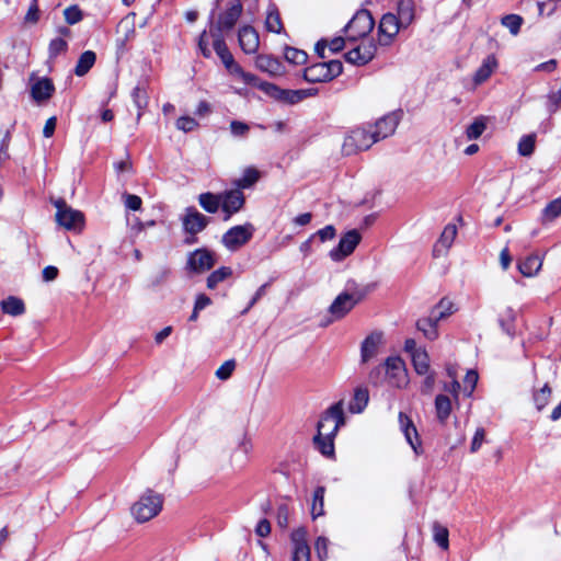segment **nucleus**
<instances>
[{
  "instance_id": "1",
  "label": "nucleus",
  "mask_w": 561,
  "mask_h": 561,
  "mask_svg": "<svg viewBox=\"0 0 561 561\" xmlns=\"http://www.w3.org/2000/svg\"><path fill=\"white\" fill-rule=\"evenodd\" d=\"M344 424L342 403H335L322 416L318 423V434L314 437L317 449L327 457L334 455V437L339 428Z\"/></svg>"
},
{
  "instance_id": "2",
  "label": "nucleus",
  "mask_w": 561,
  "mask_h": 561,
  "mask_svg": "<svg viewBox=\"0 0 561 561\" xmlns=\"http://www.w3.org/2000/svg\"><path fill=\"white\" fill-rule=\"evenodd\" d=\"M241 13V2L238 0L231 2L230 7L219 15L217 24H211L208 32L204 31L199 35L198 48L204 57L209 58L211 56V50L209 48V38H213V31L218 30L219 34H222L224 31H230L236 25Z\"/></svg>"
},
{
  "instance_id": "3",
  "label": "nucleus",
  "mask_w": 561,
  "mask_h": 561,
  "mask_svg": "<svg viewBox=\"0 0 561 561\" xmlns=\"http://www.w3.org/2000/svg\"><path fill=\"white\" fill-rule=\"evenodd\" d=\"M162 503L161 495L152 491H147L131 506L130 512L137 522L145 523L159 514L162 508Z\"/></svg>"
},
{
  "instance_id": "4",
  "label": "nucleus",
  "mask_w": 561,
  "mask_h": 561,
  "mask_svg": "<svg viewBox=\"0 0 561 561\" xmlns=\"http://www.w3.org/2000/svg\"><path fill=\"white\" fill-rule=\"evenodd\" d=\"M376 139L373 138L370 129L357 127L352 129L344 138L342 152L345 156H352L362 150L369 149Z\"/></svg>"
},
{
  "instance_id": "5",
  "label": "nucleus",
  "mask_w": 561,
  "mask_h": 561,
  "mask_svg": "<svg viewBox=\"0 0 561 561\" xmlns=\"http://www.w3.org/2000/svg\"><path fill=\"white\" fill-rule=\"evenodd\" d=\"M56 207V221L66 230L81 231L84 226V216L81 211L73 209L64 199L54 202Z\"/></svg>"
},
{
  "instance_id": "6",
  "label": "nucleus",
  "mask_w": 561,
  "mask_h": 561,
  "mask_svg": "<svg viewBox=\"0 0 561 561\" xmlns=\"http://www.w3.org/2000/svg\"><path fill=\"white\" fill-rule=\"evenodd\" d=\"M343 66L339 60L314 64L305 69L304 78L308 82H324L342 73Z\"/></svg>"
},
{
  "instance_id": "7",
  "label": "nucleus",
  "mask_w": 561,
  "mask_h": 561,
  "mask_svg": "<svg viewBox=\"0 0 561 561\" xmlns=\"http://www.w3.org/2000/svg\"><path fill=\"white\" fill-rule=\"evenodd\" d=\"M254 230L249 222L234 226L224 233L221 242L229 251H237L252 239Z\"/></svg>"
},
{
  "instance_id": "8",
  "label": "nucleus",
  "mask_w": 561,
  "mask_h": 561,
  "mask_svg": "<svg viewBox=\"0 0 561 561\" xmlns=\"http://www.w3.org/2000/svg\"><path fill=\"white\" fill-rule=\"evenodd\" d=\"M374 19L367 10L358 11L345 27L347 37L352 41L369 34L374 27Z\"/></svg>"
},
{
  "instance_id": "9",
  "label": "nucleus",
  "mask_w": 561,
  "mask_h": 561,
  "mask_svg": "<svg viewBox=\"0 0 561 561\" xmlns=\"http://www.w3.org/2000/svg\"><path fill=\"white\" fill-rule=\"evenodd\" d=\"M385 373L390 386L402 388L408 385V373L401 358L389 357L385 363Z\"/></svg>"
},
{
  "instance_id": "10",
  "label": "nucleus",
  "mask_w": 561,
  "mask_h": 561,
  "mask_svg": "<svg viewBox=\"0 0 561 561\" xmlns=\"http://www.w3.org/2000/svg\"><path fill=\"white\" fill-rule=\"evenodd\" d=\"M360 241V234L357 230H350L341 239L336 248L330 251V257L335 261H342L353 253Z\"/></svg>"
},
{
  "instance_id": "11",
  "label": "nucleus",
  "mask_w": 561,
  "mask_h": 561,
  "mask_svg": "<svg viewBox=\"0 0 561 561\" xmlns=\"http://www.w3.org/2000/svg\"><path fill=\"white\" fill-rule=\"evenodd\" d=\"M215 263L216 260L214 253L206 249L195 250L190 254L187 260L188 268L196 273L210 270Z\"/></svg>"
},
{
  "instance_id": "12",
  "label": "nucleus",
  "mask_w": 561,
  "mask_h": 561,
  "mask_svg": "<svg viewBox=\"0 0 561 561\" xmlns=\"http://www.w3.org/2000/svg\"><path fill=\"white\" fill-rule=\"evenodd\" d=\"M376 45L371 41L362 42L355 48L348 50L345 58L354 65H365L370 61L376 54Z\"/></svg>"
},
{
  "instance_id": "13",
  "label": "nucleus",
  "mask_w": 561,
  "mask_h": 561,
  "mask_svg": "<svg viewBox=\"0 0 561 561\" xmlns=\"http://www.w3.org/2000/svg\"><path fill=\"white\" fill-rule=\"evenodd\" d=\"M399 124V118L396 114H388L376 122L374 126H369L370 134L376 142L392 135Z\"/></svg>"
},
{
  "instance_id": "14",
  "label": "nucleus",
  "mask_w": 561,
  "mask_h": 561,
  "mask_svg": "<svg viewBox=\"0 0 561 561\" xmlns=\"http://www.w3.org/2000/svg\"><path fill=\"white\" fill-rule=\"evenodd\" d=\"M358 298L354 295L342 293L340 294L329 308L330 314L333 320H339L345 317L358 302Z\"/></svg>"
},
{
  "instance_id": "15",
  "label": "nucleus",
  "mask_w": 561,
  "mask_h": 561,
  "mask_svg": "<svg viewBox=\"0 0 561 561\" xmlns=\"http://www.w3.org/2000/svg\"><path fill=\"white\" fill-rule=\"evenodd\" d=\"M244 205V195L240 190H231L221 194V208L226 214L225 220H228L233 214L238 213Z\"/></svg>"
},
{
  "instance_id": "16",
  "label": "nucleus",
  "mask_w": 561,
  "mask_h": 561,
  "mask_svg": "<svg viewBox=\"0 0 561 561\" xmlns=\"http://www.w3.org/2000/svg\"><path fill=\"white\" fill-rule=\"evenodd\" d=\"M210 39L214 50L222 61L228 72L230 73L233 70V68L237 67L239 64L234 61L232 54L229 51L225 43L224 35L219 34V31L216 30L213 31V38Z\"/></svg>"
},
{
  "instance_id": "17",
  "label": "nucleus",
  "mask_w": 561,
  "mask_h": 561,
  "mask_svg": "<svg viewBox=\"0 0 561 561\" xmlns=\"http://www.w3.org/2000/svg\"><path fill=\"white\" fill-rule=\"evenodd\" d=\"M135 14L124 16L116 27V44L119 49H124L126 44L135 37Z\"/></svg>"
},
{
  "instance_id": "18",
  "label": "nucleus",
  "mask_w": 561,
  "mask_h": 561,
  "mask_svg": "<svg viewBox=\"0 0 561 561\" xmlns=\"http://www.w3.org/2000/svg\"><path fill=\"white\" fill-rule=\"evenodd\" d=\"M182 222L186 232L196 234L206 228L208 218L195 208L191 207L186 209Z\"/></svg>"
},
{
  "instance_id": "19",
  "label": "nucleus",
  "mask_w": 561,
  "mask_h": 561,
  "mask_svg": "<svg viewBox=\"0 0 561 561\" xmlns=\"http://www.w3.org/2000/svg\"><path fill=\"white\" fill-rule=\"evenodd\" d=\"M238 39L241 49L245 54H254L257 51L260 46V38L254 27L250 25L242 26L238 33Z\"/></svg>"
},
{
  "instance_id": "20",
  "label": "nucleus",
  "mask_w": 561,
  "mask_h": 561,
  "mask_svg": "<svg viewBox=\"0 0 561 561\" xmlns=\"http://www.w3.org/2000/svg\"><path fill=\"white\" fill-rule=\"evenodd\" d=\"M382 344V334L374 332L369 334L362 343L360 346V362L363 364L368 363L370 359L377 356L379 347Z\"/></svg>"
},
{
  "instance_id": "21",
  "label": "nucleus",
  "mask_w": 561,
  "mask_h": 561,
  "mask_svg": "<svg viewBox=\"0 0 561 561\" xmlns=\"http://www.w3.org/2000/svg\"><path fill=\"white\" fill-rule=\"evenodd\" d=\"M291 539L294 542L293 561H309L310 548L306 541V531L300 528L293 533Z\"/></svg>"
},
{
  "instance_id": "22",
  "label": "nucleus",
  "mask_w": 561,
  "mask_h": 561,
  "mask_svg": "<svg viewBox=\"0 0 561 561\" xmlns=\"http://www.w3.org/2000/svg\"><path fill=\"white\" fill-rule=\"evenodd\" d=\"M400 27H403L397 15L392 13L385 14L379 23V33L385 37V45H388L392 38L398 34Z\"/></svg>"
},
{
  "instance_id": "23",
  "label": "nucleus",
  "mask_w": 561,
  "mask_h": 561,
  "mask_svg": "<svg viewBox=\"0 0 561 561\" xmlns=\"http://www.w3.org/2000/svg\"><path fill=\"white\" fill-rule=\"evenodd\" d=\"M399 423L401 431L403 432L407 442L411 445L413 450L419 454V448L421 447V442L419 439L417 431L412 422V420L405 415L404 413H399Z\"/></svg>"
},
{
  "instance_id": "24",
  "label": "nucleus",
  "mask_w": 561,
  "mask_h": 561,
  "mask_svg": "<svg viewBox=\"0 0 561 561\" xmlns=\"http://www.w3.org/2000/svg\"><path fill=\"white\" fill-rule=\"evenodd\" d=\"M54 91V83L48 78L37 79L31 87V95L38 103L50 99Z\"/></svg>"
},
{
  "instance_id": "25",
  "label": "nucleus",
  "mask_w": 561,
  "mask_h": 561,
  "mask_svg": "<svg viewBox=\"0 0 561 561\" xmlns=\"http://www.w3.org/2000/svg\"><path fill=\"white\" fill-rule=\"evenodd\" d=\"M457 236V228L455 225H447L437 243L434 245L433 253L435 256H442L447 253Z\"/></svg>"
},
{
  "instance_id": "26",
  "label": "nucleus",
  "mask_w": 561,
  "mask_h": 561,
  "mask_svg": "<svg viewBox=\"0 0 561 561\" xmlns=\"http://www.w3.org/2000/svg\"><path fill=\"white\" fill-rule=\"evenodd\" d=\"M497 67V60L493 55L488 56L474 72L473 82L479 85L485 82Z\"/></svg>"
},
{
  "instance_id": "27",
  "label": "nucleus",
  "mask_w": 561,
  "mask_h": 561,
  "mask_svg": "<svg viewBox=\"0 0 561 561\" xmlns=\"http://www.w3.org/2000/svg\"><path fill=\"white\" fill-rule=\"evenodd\" d=\"M438 322L439 320H436L435 311H432L428 318L420 319L416 325L417 329L423 332L426 339L434 341L438 337Z\"/></svg>"
},
{
  "instance_id": "28",
  "label": "nucleus",
  "mask_w": 561,
  "mask_h": 561,
  "mask_svg": "<svg viewBox=\"0 0 561 561\" xmlns=\"http://www.w3.org/2000/svg\"><path fill=\"white\" fill-rule=\"evenodd\" d=\"M96 60V55L92 50H85L82 53L77 61L75 67V73L78 77H82L87 75L90 69L94 66Z\"/></svg>"
},
{
  "instance_id": "29",
  "label": "nucleus",
  "mask_w": 561,
  "mask_h": 561,
  "mask_svg": "<svg viewBox=\"0 0 561 561\" xmlns=\"http://www.w3.org/2000/svg\"><path fill=\"white\" fill-rule=\"evenodd\" d=\"M255 65L260 70L268 72L272 76H277L282 73L280 62L271 56H259L256 58Z\"/></svg>"
},
{
  "instance_id": "30",
  "label": "nucleus",
  "mask_w": 561,
  "mask_h": 561,
  "mask_svg": "<svg viewBox=\"0 0 561 561\" xmlns=\"http://www.w3.org/2000/svg\"><path fill=\"white\" fill-rule=\"evenodd\" d=\"M369 400L368 390L365 388H357L354 391L353 399L348 404L352 413H360L367 405Z\"/></svg>"
},
{
  "instance_id": "31",
  "label": "nucleus",
  "mask_w": 561,
  "mask_h": 561,
  "mask_svg": "<svg viewBox=\"0 0 561 561\" xmlns=\"http://www.w3.org/2000/svg\"><path fill=\"white\" fill-rule=\"evenodd\" d=\"M198 202L207 213L215 214L221 207V194L203 193L198 196Z\"/></svg>"
},
{
  "instance_id": "32",
  "label": "nucleus",
  "mask_w": 561,
  "mask_h": 561,
  "mask_svg": "<svg viewBox=\"0 0 561 561\" xmlns=\"http://www.w3.org/2000/svg\"><path fill=\"white\" fill-rule=\"evenodd\" d=\"M1 309L4 313L16 317L24 313L25 306L20 298L10 296L1 301Z\"/></svg>"
},
{
  "instance_id": "33",
  "label": "nucleus",
  "mask_w": 561,
  "mask_h": 561,
  "mask_svg": "<svg viewBox=\"0 0 561 561\" xmlns=\"http://www.w3.org/2000/svg\"><path fill=\"white\" fill-rule=\"evenodd\" d=\"M413 367L419 375H426L430 371V356L424 348H420L411 356Z\"/></svg>"
},
{
  "instance_id": "34",
  "label": "nucleus",
  "mask_w": 561,
  "mask_h": 561,
  "mask_svg": "<svg viewBox=\"0 0 561 561\" xmlns=\"http://www.w3.org/2000/svg\"><path fill=\"white\" fill-rule=\"evenodd\" d=\"M403 27L410 25L414 19V5L410 0H402L398 4V16Z\"/></svg>"
},
{
  "instance_id": "35",
  "label": "nucleus",
  "mask_w": 561,
  "mask_h": 561,
  "mask_svg": "<svg viewBox=\"0 0 561 561\" xmlns=\"http://www.w3.org/2000/svg\"><path fill=\"white\" fill-rule=\"evenodd\" d=\"M436 416L439 422L445 423L451 412V400L445 394L435 398Z\"/></svg>"
},
{
  "instance_id": "36",
  "label": "nucleus",
  "mask_w": 561,
  "mask_h": 561,
  "mask_svg": "<svg viewBox=\"0 0 561 561\" xmlns=\"http://www.w3.org/2000/svg\"><path fill=\"white\" fill-rule=\"evenodd\" d=\"M458 310L456 304L449 298H443L432 310L435 311L436 320H443L454 314Z\"/></svg>"
},
{
  "instance_id": "37",
  "label": "nucleus",
  "mask_w": 561,
  "mask_h": 561,
  "mask_svg": "<svg viewBox=\"0 0 561 561\" xmlns=\"http://www.w3.org/2000/svg\"><path fill=\"white\" fill-rule=\"evenodd\" d=\"M488 118L485 116L477 117L467 128L466 137L468 140L478 139L486 129Z\"/></svg>"
},
{
  "instance_id": "38",
  "label": "nucleus",
  "mask_w": 561,
  "mask_h": 561,
  "mask_svg": "<svg viewBox=\"0 0 561 561\" xmlns=\"http://www.w3.org/2000/svg\"><path fill=\"white\" fill-rule=\"evenodd\" d=\"M265 27L268 32L279 34L283 30V24L280 21L279 13L274 5H271L267 10L266 19H265Z\"/></svg>"
},
{
  "instance_id": "39",
  "label": "nucleus",
  "mask_w": 561,
  "mask_h": 561,
  "mask_svg": "<svg viewBox=\"0 0 561 561\" xmlns=\"http://www.w3.org/2000/svg\"><path fill=\"white\" fill-rule=\"evenodd\" d=\"M324 486H318L313 492L311 515L312 518H318L324 514Z\"/></svg>"
},
{
  "instance_id": "40",
  "label": "nucleus",
  "mask_w": 561,
  "mask_h": 561,
  "mask_svg": "<svg viewBox=\"0 0 561 561\" xmlns=\"http://www.w3.org/2000/svg\"><path fill=\"white\" fill-rule=\"evenodd\" d=\"M344 38L343 37H335L331 41L328 39H321L317 43L316 49L319 53V55L324 58V49L329 48L333 53H337L344 48Z\"/></svg>"
},
{
  "instance_id": "41",
  "label": "nucleus",
  "mask_w": 561,
  "mask_h": 561,
  "mask_svg": "<svg viewBox=\"0 0 561 561\" xmlns=\"http://www.w3.org/2000/svg\"><path fill=\"white\" fill-rule=\"evenodd\" d=\"M561 215V198L551 201L542 210L541 221L551 222Z\"/></svg>"
},
{
  "instance_id": "42",
  "label": "nucleus",
  "mask_w": 561,
  "mask_h": 561,
  "mask_svg": "<svg viewBox=\"0 0 561 561\" xmlns=\"http://www.w3.org/2000/svg\"><path fill=\"white\" fill-rule=\"evenodd\" d=\"M232 275V270L227 266H222L216 271H214L208 277H207V288L214 289L216 286L230 277Z\"/></svg>"
},
{
  "instance_id": "43",
  "label": "nucleus",
  "mask_w": 561,
  "mask_h": 561,
  "mask_svg": "<svg viewBox=\"0 0 561 561\" xmlns=\"http://www.w3.org/2000/svg\"><path fill=\"white\" fill-rule=\"evenodd\" d=\"M229 75L231 77H233V79L237 82H241V83H243L245 85H253V87H255L257 84V80L259 79L254 75L244 71L240 65L234 67L233 70Z\"/></svg>"
},
{
  "instance_id": "44",
  "label": "nucleus",
  "mask_w": 561,
  "mask_h": 561,
  "mask_svg": "<svg viewBox=\"0 0 561 561\" xmlns=\"http://www.w3.org/2000/svg\"><path fill=\"white\" fill-rule=\"evenodd\" d=\"M501 23L511 32L512 35H517L524 23V19L517 14H507L501 19Z\"/></svg>"
},
{
  "instance_id": "45",
  "label": "nucleus",
  "mask_w": 561,
  "mask_h": 561,
  "mask_svg": "<svg viewBox=\"0 0 561 561\" xmlns=\"http://www.w3.org/2000/svg\"><path fill=\"white\" fill-rule=\"evenodd\" d=\"M433 534H434V540L435 542L444 550H447L449 547V540H448V529L440 525V524H434L433 526Z\"/></svg>"
},
{
  "instance_id": "46",
  "label": "nucleus",
  "mask_w": 561,
  "mask_h": 561,
  "mask_svg": "<svg viewBox=\"0 0 561 561\" xmlns=\"http://www.w3.org/2000/svg\"><path fill=\"white\" fill-rule=\"evenodd\" d=\"M285 58L290 64L304 65L307 61L308 56L301 49L294 48V47H287L285 49Z\"/></svg>"
},
{
  "instance_id": "47",
  "label": "nucleus",
  "mask_w": 561,
  "mask_h": 561,
  "mask_svg": "<svg viewBox=\"0 0 561 561\" xmlns=\"http://www.w3.org/2000/svg\"><path fill=\"white\" fill-rule=\"evenodd\" d=\"M259 178L260 173L257 170L248 168L244 170L242 178L237 181V185L241 188H248L252 186Z\"/></svg>"
},
{
  "instance_id": "48",
  "label": "nucleus",
  "mask_w": 561,
  "mask_h": 561,
  "mask_svg": "<svg viewBox=\"0 0 561 561\" xmlns=\"http://www.w3.org/2000/svg\"><path fill=\"white\" fill-rule=\"evenodd\" d=\"M131 95H133L134 104L138 108L137 119H139L141 114H142V110L148 104V96H147V93L141 88H139V87H136L133 90V94Z\"/></svg>"
},
{
  "instance_id": "49",
  "label": "nucleus",
  "mask_w": 561,
  "mask_h": 561,
  "mask_svg": "<svg viewBox=\"0 0 561 561\" xmlns=\"http://www.w3.org/2000/svg\"><path fill=\"white\" fill-rule=\"evenodd\" d=\"M550 396H551V388L548 383H545L542 387H540L539 391L535 392L534 401L539 411L545 408Z\"/></svg>"
},
{
  "instance_id": "50",
  "label": "nucleus",
  "mask_w": 561,
  "mask_h": 561,
  "mask_svg": "<svg viewBox=\"0 0 561 561\" xmlns=\"http://www.w3.org/2000/svg\"><path fill=\"white\" fill-rule=\"evenodd\" d=\"M307 96V92L305 90H283V94L279 98V101H284L289 104L298 103Z\"/></svg>"
},
{
  "instance_id": "51",
  "label": "nucleus",
  "mask_w": 561,
  "mask_h": 561,
  "mask_svg": "<svg viewBox=\"0 0 561 561\" xmlns=\"http://www.w3.org/2000/svg\"><path fill=\"white\" fill-rule=\"evenodd\" d=\"M236 369V362L233 359L226 360L216 370L215 375L219 380H227L231 377Z\"/></svg>"
},
{
  "instance_id": "52",
  "label": "nucleus",
  "mask_w": 561,
  "mask_h": 561,
  "mask_svg": "<svg viewBox=\"0 0 561 561\" xmlns=\"http://www.w3.org/2000/svg\"><path fill=\"white\" fill-rule=\"evenodd\" d=\"M479 376L478 373L473 369H470L467 371L465 378H463V391L465 393L470 397L473 392V389L477 386Z\"/></svg>"
},
{
  "instance_id": "53",
  "label": "nucleus",
  "mask_w": 561,
  "mask_h": 561,
  "mask_svg": "<svg viewBox=\"0 0 561 561\" xmlns=\"http://www.w3.org/2000/svg\"><path fill=\"white\" fill-rule=\"evenodd\" d=\"M542 262H543L542 254L528 255V277H531V276L538 274V272L541 270Z\"/></svg>"
},
{
  "instance_id": "54",
  "label": "nucleus",
  "mask_w": 561,
  "mask_h": 561,
  "mask_svg": "<svg viewBox=\"0 0 561 561\" xmlns=\"http://www.w3.org/2000/svg\"><path fill=\"white\" fill-rule=\"evenodd\" d=\"M64 16L68 24H76L82 20V12L77 5H71L65 9Z\"/></svg>"
},
{
  "instance_id": "55",
  "label": "nucleus",
  "mask_w": 561,
  "mask_h": 561,
  "mask_svg": "<svg viewBox=\"0 0 561 561\" xmlns=\"http://www.w3.org/2000/svg\"><path fill=\"white\" fill-rule=\"evenodd\" d=\"M175 125H176L178 129H180V130H182L184 133H187V131H192L195 128H197L198 123L193 117L181 116L180 118H178Z\"/></svg>"
},
{
  "instance_id": "56",
  "label": "nucleus",
  "mask_w": 561,
  "mask_h": 561,
  "mask_svg": "<svg viewBox=\"0 0 561 561\" xmlns=\"http://www.w3.org/2000/svg\"><path fill=\"white\" fill-rule=\"evenodd\" d=\"M68 44L62 38H55L49 43V57L55 58L67 50Z\"/></svg>"
},
{
  "instance_id": "57",
  "label": "nucleus",
  "mask_w": 561,
  "mask_h": 561,
  "mask_svg": "<svg viewBox=\"0 0 561 561\" xmlns=\"http://www.w3.org/2000/svg\"><path fill=\"white\" fill-rule=\"evenodd\" d=\"M558 0H546L538 2V14L540 16H550L557 9Z\"/></svg>"
},
{
  "instance_id": "58",
  "label": "nucleus",
  "mask_w": 561,
  "mask_h": 561,
  "mask_svg": "<svg viewBox=\"0 0 561 561\" xmlns=\"http://www.w3.org/2000/svg\"><path fill=\"white\" fill-rule=\"evenodd\" d=\"M255 87H257L259 89L264 91L266 94H268L270 96H272L276 100H279L280 95L283 94V90L273 83L260 82L257 80V84Z\"/></svg>"
},
{
  "instance_id": "59",
  "label": "nucleus",
  "mask_w": 561,
  "mask_h": 561,
  "mask_svg": "<svg viewBox=\"0 0 561 561\" xmlns=\"http://www.w3.org/2000/svg\"><path fill=\"white\" fill-rule=\"evenodd\" d=\"M123 199H124L125 207L130 209V210H135L136 211V210H139L141 208L142 201L137 195L125 193L123 195Z\"/></svg>"
},
{
  "instance_id": "60",
  "label": "nucleus",
  "mask_w": 561,
  "mask_h": 561,
  "mask_svg": "<svg viewBox=\"0 0 561 561\" xmlns=\"http://www.w3.org/2000/svg\"><path fill=\"white\" fill-rule=\"evenodd\" d=\"M250 130V126L240 121H232L230 123V131L234 137H244Z\"/></svg>"
},
{
  "instance_id": "61",
  "label": "nucleus",
  "mask_w": 561,
  "mask_h": 561,
  "mask_svg": "<svg viewBox=\"0 0 561 561\" xmlns=\"http://www.w3.org/2000/svg\"><path fill=\"white\" fill-rule=\"evenodd\" d=\"M328 546L329 540L325 537H319L316 540L314 549L320 561H324L328 558Z\"/></svg>"
},
{
  "instance_id": "62",
  "label": "nucleus",
  "mask_w": 561,
  "mask_h": 561,
  "mask_svg": "<svg viewBox=\"0 0 561 561\" xmlns=\"http://www.w3.org/2000/svg\"><path fill=\"white\" fill-rule=\"evenodd\" d=\"M39 14L41 13H39V9H38L37 0H33L25 16H24V22L30 23V24H35L39 20Z\"/></svg>"
},
{
  "instance_id": "63",
  "label": "nucleus",
  "mask_w": 561,
  "mask_h": 561,
  "mask_svg": "<svg viewBox=\"0 0 561 561\" xmlns=\"http://www.w3.org/2000/svg\"><path fill=\"white\" fill-rule=\"evenodd\" d=\"M485 438V431L483 428H478L473 435L471 445H470V451L476 453L479 450L481 445L483 444Z\"/></svg>"
},
{
  "instance_id": "64",
  "label": "nucleus",
  "mask_w": 561,
  "mask_h": 561,
  "mask_svg": "<svg viewBox=\"0 0 561 561\" xmlns=\"http://www.w3.org/2000/svg\"><path fill=\"white\" fill-rule=\"evenodd\" d=\"M435 381H436L435 374L428 371L425 375V378L423 380V383H422V387H421V391L423 393H425V394H430L433 391V389H434Z\"/></svg>"
}]
</instances>
